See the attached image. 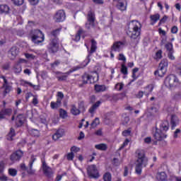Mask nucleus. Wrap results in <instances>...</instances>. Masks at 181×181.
<instances>
[{"mask_svg": "<svg viewBox=\"0 0 181 181\" xmlns=\"http://www.w3.org/2000/svg\"><path fill=\"white\" fill-rule=\"evenodd\" d=\"M77 70H80V66H76L65 73H62L61 71H57L56 74H63L62 76H57V78L58 81H66V80H67V77H69V76H70L71 73H74V71H77Z\"/></svg>", "mask_w": 181, "mask_h": 181, "instance_id": "13", "label": "nucleus"}, {"mask_svg": "<svg viewBox=\"0 0 181 181\" xmlns=\"http://www.w3.org/2000/svg\"><path fill=\"white\" fill-rule=\"evenodd\" d=\"M170 32H171V33H173V35H176V33H177V32H179V28H177V26L173 25L171 28Z\"/></svg>", "mask_w": 181, "mask_h": 181, "instance_id": "51", "label": "nucleus"}, {"mask_svg": "<svg viewBox=\"0 0 181 181\" xmlns=\"http://www.w3.org/2000/svg\"><path fill=\"white\" fill-rule=\"evenodd\" d=\"M49 53H57L59 52V42L57 39H52L47 46Z\"/></svg>", "mask_w": 181, "mask_h": 181, "instance_id": "17", "label": "nucleus"}, {"mask_svg": "<svg viewBox=\"0 0 181 181\" xmlns=\"http://www.w3.org/2000/svg\"><path fill=\"white\" fill-rule=\"evenodd\" d=\"M116 8L119 10L121 11V12H124V11L127 10V3L125 4V2L118 1L117 4L116 5Z\"/></svg>", "mask_w": 181, "mask_h": 181, "instance_id": "26", "label": "nucleus"}, {"mask_svg": "<svg viewBox=\"0 0 181 181\" xmlns=\"http://www.w3.org/2000/svg\"><path fill=\"white\" fill-rule=\"evenodd\" d=\"M178 122H179V117H177V116H176L175 115H171V119H170L171 129H175Z\"/></svg>", "mask_w": 181, "mask_h": 181, "instance_id": "23", "label": "nucleus"}, {"mask_svg": "<svg viewBox=\"0 0 181 181\" xmlns=\"http://www.w3.org/2000/svg\"><path fill=\"white\" fill-rule=\"evenodd\" d=\"M168 59L161 60L159 64V69L155 71L154 74L158 76V77H164L165 74H166V71H168Z\"/></svg>", "mask_w": 181, "mask_h": 181, "instance_id": "7", "label": "nucleus"}, {"mask_svg": "<svg viewBox=\"0 0 181 181\" xmlns=\"http://www.w3.org/2000/svg\"><path fill=\"white\" fill-rule=\"evenodd\" d=\"M95 101H97V97H95V95H92L89 97V104H95Z\"/></svg>", "mask_w": 181, "mask_h": 181, "instance_id": "45", "label": "nucleus"}, {"mask_svg": "<svg viewBox=\"0 0 181 181\" xmlns=\"http://www.w3.org/2000/svg\"><path fill=\"white\" fill-rule=\"evenodd\" d=\"M144 94H145L144 91L139 90L138 93L136 95V98H142V97H144Z\"/></svg>", "mask_w": 181, "mask_h": 181, "instance_id": "61", "label": "nucleus"}, {"mask_svg": "<svg viewBox=\"0 0 181 181\" xmlns=\"http://www.w3.org/2000/svg\"><path fill=\"white\" fill-rule=\"evenodd\" d=\"M118 60H119L120 62H123V63H126L127 57H125V55H124V54H119Z\"/></svg>", "mask_w": 181, "mask_h": 181, "instance_id": "50", "label": "nucleus"}, {"mask_svg": "<svg viewBox=\"0 0 181 181\" xmlns=\"http://www.w3.org/2000/svg\"><path fill=\"white\" fill-rule=\"evenodd\" d=\"M79 151H80V148L77 146H74L71 148V152H72V153L73 152H74L75 153H77V152H79Z\"/></svg>", "mask_w": 181, "mask_h": 181, "instance_id": "58", "label": "nucleus"}, {"mask_svg": "<svg viewBox=\"0 0 181 181\" xmlns=\"http://www.w3.org/2000/svg\"><path fill=\"white\" fill-rule=\"evenodd\" d=\"M122 135L123 136H129L131 135V129H127L122 132Z\"/></svg>", "mask_w": 181, "mask_h": 181, "instance_id": "56", "label": "nucleus"}, {"mask_svg": "<svg viewBox=\"0 0 181 181\" xmlns=\"http://www.w3.org/2000/svg\"><path fill=\"white\" fill-rule=\"evenodd\" d=\"M30 35L31 40L35 45H40L45 42V34L40 30H33Z\"/></svg>", "mask_w": 181, "mask_h": 181, "instance_id": "5", "label": "nucleus"}, {"mask_svg": "<svg viewBox=\"0 0 181 181\" xmlns=\"http://www.w3.org/2000/svg\"><path fill=\"white\" fill-rule=\"evenodd\" d=\"M62 105V99H57L56 102H51L50 103V107L52 110H57V108H59Z\"/></svg>", "mask_w": 181, "mask_h": 181, "instance_id": "27", "label": "nucleus"}, {"mask_svg": "<svg viewBox=\"0 0 181 181\" xmlns=\"http://www.w3.org/2000/svg\"><path fill=\"white\" fill-rule=\"evenodd\" d=\"M99 79L100 76L97 72H93L91 74L85 73L82 76L83 84H94V83H97Z\"/></svg>", "mask_w": 181, "mask_h": 181, "instance_id": "4", "label": "nucleus"}, {"mask_svg": "<svg viewBox=\"0 0 181 181\" xmlns=\"http://www.w3.org/2000/svg\"><path fill=\"white\" fill-rule=\"evenodd\" d=\"M137 155V160L136 164V173L137 175L142 174V167L146 168L148 165V158L145 156V151L144 150L138 149L136 151Z\"/></svg>", "mask_w": 181, "mask_h": 181, "instance_id": "2", "label": "nucleus"}, {"mask_svg": "<svg viewBox=\"0 0 181 181\" xmlns=\"http://www.w3.org/2000/svg\"><path fill=\"white\" fill-rule=\"evenodd\" d=\"M16 136V133L15 132V129L11 127L10 132L8 134L7 139L8 141H13V137Z\"/></svg>", "mask_w": 181, "mask_h": 181, "instance_id": "30", "label": "nucleus"}, {"mask_svg": "<svg viewBox=\"0 0 181 181\" xmlns=\"http://www.w3.org/2000/svg\"><path fill=\"white\" fill-rule=\"evenodd\" d=\"M103 180L104 181H112V176L111 175V173L107 172L103 175Z\"/></svg>", "mask_w": 181, "mask_h": 181, "instance_id": "39", "label": "nucleus"}, {"mask_svg": "<svg viewBox=\"0 0 181 181\" xmlns=\"http://www.w3.org/2000/svg\"><path fill=\"white\" fill-rule=\"evenodd\" d=\"M53 20L56 23H61L66 21V12L64 10H58L53 16Z\"/></svg>", "mask_w": 181, "mask_h": 181, "instance_id": "15", "label": "nucleus"}, {"mask_svg": "<svg viewBox=\"0 0 181 181\" xmlns=\"http://www.w3.org/2000/svg\"><path fill=\"white\" fill-rule=\"evenodd\" d=\"M0 80H3V85L1 86V90H3L4 97H6L7 94H9L12 91V86L8 82L6 76L1 75L0 76Z\"/></svg>", "mask_w": 181, "mask_h": 181, "instance_id": "9", "label": "nucleus"}, {"mask_svg": "<svg viewBox=\"0 0 181 181\" xmlns=\"http://www.w3.org/2000/svg\"><path fill=\"white\" fill-rule=\"evenodd\" d=\"M102 102L100 100H98L95 103H93L91 107L88 110V112L93 115V114L97 111V109L100 107L101 105Z\"/></svg>", "mask_w": 181, "mask_h": 181, "instance_id": "22", "label": "nucleus"}, {"mask_svg": "<svg viewBox=\"0 0 181 181\" xmlns=\"http://www.w3.org/2000/svg\"><path fill=\"white\" fill-rule=\"evenodd\" d=\"M95 52H97V41L93 39L91 40L90 50L88 52V56L83 62L85 67L86 66H88V64L91 62L90 57L93 56V53H95Z\"/></svg>", "mask_w": 181, "mask_h": 181, "instance_id": "8", "label": "nucleus"}, {"mask_svg": "<svg viewBox=\"0 0 181 181\" xmlns=\"http://www.w3.org/2000/svg\"><path fill=\"white\" fill-rule=\"evenodd\" d=\"M59 117L60 118H62V119H66V118L69 117V115H67V111H66L62 108L59 109Z\"/></svg>", "mask_w": 181, "mask_h": 181, "instance_id": "35", "label": "nucleus"}, {"mask_svg": "<svg viewBox=\"0 0 181 181\" xmlns=\"http://www.w3.org/2000/svg\"><path fill=\"white\" fill-rule=\"evenodd\" d=\"M14 5H17V6H21V5H23L25 0H11Z\"/></svg>", "mask_w": 181, "mask_h": 181, "instance_id": "47", "label": "nucleus"}, {"mask_svg": "<svg viewBox=\"0 0 181 181\" xmlns=\"http://www.w3.org/2000/svg\"><path fill=\"white\" fill-rule=\"evenodd\" d=\"M125 33L129 37L131 40L136 42V45L141 40V33H142V24L136 20H132L127 23L125 27Z\"/></svg>", "mask_w": 181, "mask_h": 181, "instance_id": "1", "label": "nucleus"}, {"mask_svg": "<svg viewBox=\"0 0 181 181\" xmlns=\"http://www.w3.org/2000/svg\"><path fill=\"white\" fill-rule=\"evenodd\" d=\"M78 109L81 110L82 111H86V107L84 105V101L81 100L79 103H78Z\"/></svg>", "mask_w": 181, "mask_h": 181, "instance_id": "55", "label": "nucleus"}, {"mask_svg": "<svg viewBox=\"0 0 181 181\" xmlns=\"http://www.w3.org/2000/svg\"><path fill=\"white\" fill-rule=\"evenodd\" d=\"M81 112L80 109L77 108L75 105H72L71 109V113L72 115H80Z\"/></svg>", "mask_w": 181, "mask_h": 181, "instance_id": "34", "label": "nucleus"}, {"mask_svg": "<svg viewBox=\"0 0 181 181\" xmlns=\"http://www.w3.org/2000/svg\"><path fill=\"white\" fill-rule=\"evenodd\" d=\"M23 151L21 149L16 150L10 156V160H11L13 163H15V162H19V160L23 158Z\"/></svg>", "mask_w": 181, "mask_h": 181, "instance_id": "16", "label": "nucleus"}, {"mask_svg": "<svg viewBox=\"0 0 181 181\" xmlns=\"http://www.w3.org/2000/svg\"><path fill=\"white\" fill-rule=\"evenodd\" d=\"M62 29H63V27L62 25H59V27L55 30H53L51 31L52 36H54V37H57L59 35H60V32H62Z\"/></svg>", "mask_w": 181, "mask_h": 181, "instance_id": "31", "label": "nucleus"}, {"mask_svg": "<svg viewBox=\"0 0 181 181\" xmlns=\"http://www.w3.org/2000/svg\"><path fill=\"white\" fill-rule=\"evenodd\" d=\"M21 63H26V60L23 59H20L13 66V71L15 74H19L22 72V65Z\"/></svg>", "mask_w": 181, "mask_h": 181, "instance_id": "19", "label": "nucleus"}, {"mask_svg": "<svg viewBox=\"0 0 181 181\" xmlns=\"http://www.w3.org/2000/svg\"><path fill=\"white\" fill-rule=\"evenodd\" d=\"M87 173L90 179H98L100 177V173L97 169V165L94 164L88 166Z\"/></svg>", "mask_w": 181, "mask_h": 181, "instance_id": "11", "label": "nucleus"}, {"mask_svg": "<svg viewBox=\"0 0 181 181\" xmlns=\"http://www.w3.org/2000/svg\"><path fill=\"white\" fill-rule=\"evenodd\" d=\"M159 35H162V36H166V31L162 30L161 28H158Z\"/></svg>", "mask_w": 181, "mask_h": 181, "instance_id": "64", "label": "nucleus"}, {"mask_svg": "<svg viewBox=\"0 0 181 181\" xmlns=\"http://www.w3.org/2000/svg\"><path fill=\"white\" fill-rule=\"evenodd\" d=\"M95 149L98 151H107L108 149V146L105 144H99L95 146Z\"/></svg>", "mask_w": 181, "mask_h": 181, "instance_id": "32", "label": "nucleus"}, {"mask_svg": "<svg viewBox=\"0 0 181 181\" xmlns=\"http://www.w3.org/2000/svg\"><path fill=\"white\" fill-rule=\"evenodd\" d=\"M33 96H35V95H33V93H32V92H28L25 95V100L29 101V98H30V97H33Z\"/></svg>", "mask_w": 181, "mask_h": 181, "instance_id": "59", "label": "nucleus"}, {"mask_svg": "<svg viewBox=\"0 0 181 181\" xmlns=\"http://www.w3.org/2000/svg\"><path fill=\"white\" fill-rule=\"evenodd\" d=\"M144 95H146V97H149V95H151V93L153 91V88H155V86H153V84H148L146 86H145L144 88Z\"/></svg>", "mask_w": 181, "mask_h": 181, "instance_id": "24", "label": "nucleus"}, {"mask_svg": "<svg viewBox=\"0 0 181 181\" xmlns=\"http://www.w3.org/2000/svg\"><path fill=\"white\" fill-rule=\"evenodd\" d=\"M3 114H4V115H8L10 116L12 114V109L11 108H6L4 110H1Z\"/></svg>", "mask_w": 181, "mask_h": 181, "instance_id": "44", "label": "nucleus"}, {"mask_svg": "<svg viewBox=\"0 0 181 181\" xmlns=\"http://www.w3.org/2000/svg\"><path fill=\"white\" fill-rule=\"evenodd\" d=\"M126 43V41H115L112 45L110 50H112V52H114V53H119L122 52V49H124Z\"/></svg>", "mask_w": 181, "mask_h": 181, "instance_id": "14", "label": "nucleus"}, {"mask_svg": "<svg viewBox=\"0 0 181 181\" xmlns=\"http://www.w3.org/2000/svg\"><path fill=\"white\" fill-rule=\"evenodd\" d=\"M4 170H5V162L1 160L0 161V175L1 173H4Z\"/></svg>", "mask_w": 181, "mask_h": 181, "instance_id": "52", "label": "nucleus"}, {"mask_svg": "<svg viewBox=\"0 0 181 181\" xmlns=\"http://www.w3.org/2000/svg\"><path fill=\"white\" fill-rule=\"evenodd\" d=\"M40 0H28V2H30V5H33V6H35L39 4Z\"/></svg>", "mask_w": 181, "mask_h": 181, "instance_id": "60", "label": "nucleus"}, {"mask_svg": "<svg viewBox=\"0 0 181 181\" xmlns=\"http://www.w3.org/2000/svg\"><path fill=\"white\" fill-rule=\"evenodd\" d=\"M165 47L168 53L173 52V44H172V42H168L165 44Z\"/></svg>", "mask_w": 181, "mask_h": 181, "instance_id": "42", "label": "nucleus"}, {"mask_svg": "<svg viewBox=\"0 0 181 181\" xmlns=\"http://www.w3.org/2000/svg\"><path fill=\"white\" fill-rule=\"evenodd\" d=\"M33 100H32V104L33 105L36 106L37 104H39V100L37 99V95H34V96H33Z\"/></svg>", "mask_w": 181, "mask_h": 181, "instance_id": "49", "label": "nucleus"}, {"mask_svg": "<svg viewBox=\"0 0 181 181\" xmlns=\"http://www.w3.org/2000/svg\"><path fill=\"white\" fill-rule=\"evenodd\" d=\"M169 131V122H164L160 126V129L156 127V132L153 134V138L156 141H163L166 138L165 132Z\"/></svg>", "mask_w": 181, "mask_h": 181, "instance_id": "3", "label": "nucleus"}, {"mask_svg": "<svg viewBox=\"0 0 181 181\" xmlns=\"http://www.w3.org/2000/svg\"><path fill=\"white\" fill-rule=\"evenodd\" d=\"M9 6L8 5H0V13H9Z\"/></svg>", "mask_w": 181, "mask_h": 181, "instance_id": "33", "label": "nucleus"}, {"mask_svg": "<svg viewBox=\"0 0 181 181\" xmlns=\"http://www.w3.org/2000/svg\"><path fill=\"white\" fill-rule=\"evenodd\" d=\"M68 160H73L74 159V153L71 151V153H69L66 156Z\"/></svg>", "mask_w": 181, "mask_h": 181, "instance_id": "57", "label": "nucleus"}, {"mask_svg": "<svg viewBox=\"0 0 181 181\" xmlns=\"http://www.w3.org/2000/svg\"><path fill=\"white\" fill-rule=\"evenodd\" d=\"M30 135H32V136H35V137H39L40 136V133L39 132V130L37 129H33L30 131Z\"/></svg>", "mask_w": 181, "mask_h": 181, "instance_id": "41", "label": "nucleus"}, {"mask_svg": "<svg viewBox=\"0 0 181 181\" xmlns=\"http://www.w3.org/2000/svg\"><path fill=\"white\" fill-rule=\"evenodd\" d=\"M88 22L85 24V28L88 30H90L91 28H94L95 26V24L94 23L95 22V13L93 11H90L88 13Z\"/></svg>", "mask_w": 181, "mask_h": 181, "instance_id": "12", "label": "nucleus"}, {"mask_svg": "<svg viewBox=\"0 0 181 181\" xmlns=\"http://www.w3.org/2000/svg\"><path fill=\"white\" fill-rule=\"evenodd\" d=\"M157 179L160 181H165L168 179V175L165 172H160L157 173Z\"/></svg>", "mask_w": 181, "mask_h": 181, "instance_id": "29", "label": "nucleus"}, {"mask_svg": "<svg viewBox=\"0 0 181 181\" xmlns=\"http://www.w3.org/2000/svg\"><path fill=\"white\" fill-rule=\"evenodd\" d=\"M41 162L42 169L45 176H46V177H47L48 179H51V177H53V175L54 173L53 172V169H52V168L47 165V163H46V160L45 159V158H41Z\"/></svg>", "mask_w": 181, "mask_h": 181, "instance_id": "10", "label": "nucleus"}, {"mask_svg": "<svg viewBox=\"0 0 181 181\" xmlns=\"http://www.w3.org/2000/svg\"><path fill=\"white\" fill-rule=\"evenodd\" d=\"M8 175L10 176H12L13 177H15V176H16V175H18V170H16V169H14V168H9L8 169Z\"/></svg>", "mask_w": 181, "mask_h": 181, "instance_id": "43", "label": "nucleus"}, {"mask_svg": "<svg viewBox=\"0 0 181 181\" xmlns=\"http://www.w3.org/2000/svg\"><path fill=\"white\" fill-rule=\"evenodd\" d=\"M120 71L122 74L127 76L128 74V67L125 66V63H122Z\"/></svg>", "mask_w": 181, "mask_h": 181, "instance_id": "37", "label": "nucleus"}, {"mask_svg": "<svg viewBox=\"0 0 181 181\" xmlns=\"http://www.w3.org/2000/svg\"><path fill=\"white\" fill-rule=\"evenodd\" d=\"M37 158L35 157V155H32L30 157V160L28 163V169L27 170V173L28 175H35L36 173V170H33V163L36 162Z\"/></svg>", "mask_w": 181, "mask_h": 181, "instance_id": "18", "label": "nucleus"}, {"mask_svg": "<svg viewBox=\"0 0 181 181\" xmlns=\"http://www.w3.org/2000/svg\"><path fill=\"white\" fill-rule=\"evenodd\" d=\"M26 120V117H25V115L19 114L17 115L16 118V125L18 128L22 127L23 124H25V121Z\"/></svg>", "mask_w": 181, "mask_h": 181, "instance_id": "21", "label": "nucleus"}, {"mask_svg": "<svg viewBox=\"0 0 181 181\" xmlns=\"http://www.w3.org/2000/svg\"><path fill=\"white\" fill-rule=\"evenodd\" d=\"M94 90L95 93H104V91H107V86L105 85L95 84L94 86Z\"/></svg>", "mask_w": 181, "mask_h": 181, "instance_id": "25", "label": "nucleus"}, {"mask_svg": "<svg viewBox=\"0 0 181 181\" xmlns=\"http://www.w3.org/2000/svg\"><path fill=\"white\" fill-rule=\"evenodd\" d=\"M83 33V29H79L75 35V42H79L81 39V34Z\"/></svg>", "mask_w": 181, "mask_h": 181, "instance_id": "40", "label": "nucleus"}, {"mask_svg": "<svg viewBox=\"0 0 181 181\" xmlns=\"http://www.w3.org/2000/svg\"><path fill=\"white\" fill-rule=\"evenodd\" d=\"M168 57L170 59V60H175V57L173 56V51L171 52H168Z\"/></svg>", "mask_w": 181, "mask_h": 181, "instance_id": "62", "label": "nucleus"}, {"mask_svg": "<svg viewBox=\"0 0 181 181\" xmlns=\"http://www.w3.org/2000/svg\"><path fill=\"white\" fill-rule=\"evenodd\" d=\"M60 64V61L56 60L53 63L51 64V67H56Z\"/></svg>", "mask_w": 181, "mask_h": 181, "instance_id": "63", "label": "nucleus"}, {"mask_svg": "<svg viewBox=\"0 0 181 181\" xmlns=\"http://www.w3.org/2000/svg\"><path fill=\"white\" fill-rule=\"evenodd\" d=\"M115 88L117 90H118V91H121V90H122V88H124V83H117L115 85Z\"/></svg>", "mask_w": 181, "mask_h": 181, "instance_id": "54", "label": "nucleus"}, {"mask_svg": "<svg viewBox=\"0 0 181 181\" xmlns=\"http://www.w3.org/2000/svg\"><path fill=\"white\" fill-rule=\"evenodd\" d=\"M122 97H125V94L124 93H117V94H114L112 96V100L113 101H118V100H121Z\"/></svg>", "mask_w": 181, "mask_h": 181, "instance_id": "36", "label": "nucleus"}, {"mask_svg": "<svg viewBox=\"0 0 181 181\" xmlns=\"http://www.w3.org/2000/svg\"><path fill=\"white\" fill-rule=\"evenodd\" d=\"M97 125H100V119L98 117H96L91 123V127H97Z\"/></svg>", "mask_w": 181, "mask_h": 181, "instance_id": "53", "label": "nucleus"}, {"mask_svg": "<svg viewBox=\"0 0 181 181\" xmlns=\"http://www.w3.org/2000/svg\"><path fill=\"white\" fill-rule=\"evenodd\" d=\"M162 53H163V52L162 51V49H159L156 52L155 56L153 57L154 60H160V59H162L163 56H162Z\"/></svg>", "mask_w": 181, "mask_h": 181, "instance_id": "38", "label": "nucleus"}, {"mask_svg": "<svg viewBox=\"0 0 181 181\" xmlns=\"http://www.w3.org/2000/svg\"><path fill=\"white\" fill-rule=\"evenodd\" d=\"M165 84L168 86L170 88H173L180 86V81L177 76L175 74L168 75L165 80Z\"/></svg>", "mask_w": 181, "mask_h": 181, "instance_id": "6", "label": "nucleus"}, {"mask_svg": "<svg viewBox=\"0 0 181 181\" xmlns=\"http://www.w3.org/2000/svg\"><path fill=\"white\" fill-rule=\"evenodd\" d=\"M128 144H129V139H126L122 146L119 148V151H122V149H124L125 146H128Z\"/></svg>", "mask_w": 181, "mask_h": 181, "instance_id": "46", "label": "nucleus"}, {"mask_svg": "<svg viewBox=\"0 0 181 181\" xmlns=\"http://www.w3.org/2000/svg\"><path fill=\"white\" fill-rule=\"evenodd\" d=\"M150 19L151 21V25H153L159 21V19H160V15L159 13L151 15L150 16Z\"/></svg>", "mask_w": 181, "mask_h": 181, "instance_id": "28", "label": "nucleus"}, {"mask_svg": "<svg viewBox=\"0 0 181 181\" xmlns=\"http://www.w3.org/2000/svg\"><path fill=\"white\" fill-rule=\"evenodd\" d=\"M8 54L11 60H15L16 56L19 54V49H18V47L13 46L9 49Z\"/></svg>", "mask_w": 181, "mask_h": 181, "instance_id": "20", "label": "nucleus"}, {"mask_svg": "<svg viewBox=\"0 0 181 181\" xmlns=\"http://www.w3.org/2000/svg\"><path fill=\"white\" fill-rule=\"evenodd\" d=\"M173 100H175V101H179V100H181V92L175 93L173 96Z\"/></svg>", "mask_w": 181, "mask_h": 181, "instance_id": "48", "label": "nucleus"}]
</instances>
